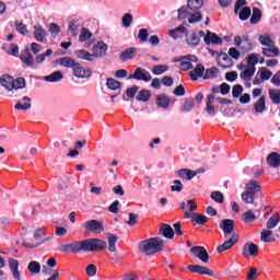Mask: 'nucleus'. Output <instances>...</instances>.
I'll return each mask as SVG.
<instances>
[{"instance_id": "nucleus-36", "label": "nucleus", "mask_w": 280, "mask_h": 280, "mask_svg": "<svg viewBox=\"0 0 280 280\" xmlns=\"http://www.w3.org/2000/svg\"><path fill=\"white\" fill-rule=\"evenodd\" d=\"M65 75L61 71H55L49 75L44 77L45 82H60Z\"/></svg>"}, {"instance_id": "nucleus-9", "label": "nucleus", "mask_w": 280, "mask_h": 280, "mask_svg": "<svg viewBox=\"0 0 280 280\" xmlns=\"http://www.w3.org/2000/svg\"><path fill=\"white\" fill-rule=\"evenodd\" d=\"M83 229L90 231V233H102L104 232V223L97 220H89L83 223Z\"/></svg>"}, {"instance_id": "nucleus-18", "label": "nucleus", "mask_w": 280, "mask_h": 280, "mask_svg": "<svg viewBox=\"0 0 280 280\" xmlns=\"http://www.w3.org/2000/svg\"><path fill=\"white\" fill-rule=\"evenodd\" d=\"M108 50V46L104 42H98L93 47V55L94 58H102V56H106V51Z\"/></svg>"}, {"instance_id": "nucleus-32", "label": "nucleus", "mask_w": 280, "mask_h": 280, "mask_svg": "<svg viewBox=\"0 0 280 280\" xmlns=\"http://www.w3.org/2000/svg\"><path fill=\"white\" fill-rule=\"evenodd\" d=\"M203 5V1L202 0H188L186 10L190 11V12H196L198 11L200 8H202Z\"/></svg>"}, {"instance_id": "nucleus-3", "label": "nucleus", "mask_w": 280, "mask_h": 280, "mask_svg": "<svg viewBox=\"0 0 280 280\" xmlns=\"http://www.w3.org/2000/svg\"><path fill=\"white\" fill-rule=\"evenodd\" d=\"M0 84L7 91H19V89H25V78L14 79L10 74H4L0 78Z\"/></svg>"}, {"instance_id": "nucleus-44", "label": "nucleus", "mask_w": 280, "mask_h": 280, "mask_svg": "<svg viewBox=\"0 0 280 280\" xmlns=\"http://www.w3.org/2000/svg\"><path fill=\"white\" fill-rule=\"evenodd\" d=\"M168 69L170 67L167 65H158L152 68V73L154 75H163Z\"/></svg>"}, {"instance_id": "nucleus-43", "label": "nucleus", "mask_w": 280, "mask_h": 280, "mask_svg": "<svg viewBox=\"0 0 280 280\" xmlns=\"http://www.w3.org/2000/svg\"><path fill=\"white\" fill-rule=\"evenodd\" d=\"M150 97H152V93H151L150 91H148V90H141V91L138 93L136 100H137L138 102H149V101H150Z\"/></svg>"}, {"instance_id": "nucleus-4", "label": "nucleus", "mask_w": 280, "mask_h": 280, "mask_svg": "<svg viewBox=\"0 0 280 280\" xmlns=\"http://www.w3.org/2000/svg\"><path fill=\"white\" fill-rule=\"evenodd\" d=\"M185 19H188V23H200L202 13L200 11H189L187 8L182 7L178 9V20L185 21Z\"/></svg>"}, {"instance_id": "nucleus-54", "label": "nucleus", "mask_w": 280, "mask_h": 280, "mask_svg": "<svg viewBox=\"0 0 280 280\" xmlns=\"http://www.w3.org/2000/svg\"><path fill=\"white\" fill-rule=\"evenodd\" d=\"M91 36H93V34H91L88 28L83 27L81 30L79 40H80V43H85V40H89V38H91Z\"/></svg>"}, {"instance_id": "nucleus-19", "label": "nucleus", "mask_w": 280, "mask_h": 280, "mask_svg": "<svg viewBox=\"0 0 280 280\" xmlns=\"http://www.w3.org/2000/svg\"><path fill=\"white\" fill-rule=\"evenodd\" d=\"M9 268L14 280H21V271H19V260L9 258Z\"/></svg>"}, {"instance_id": "nucleus-58", "label": "nucleus", "mask_w": 280, "mask_h": 280, "mask_svg": "<svg viewBox=\"0 0 280 280\" xmlns=\"http://www.w3.org/2000/svg\"><path fill=\"white\" fill-rule=\"evenodd\" d=\"M244 93V88L241 84H236L232 89V96L233 97H240Z\"/></svg>"}, {"instance_id": "nucleus-41", "label": "nucleus", "mask_w": 280, "mask_h": 280, "mask_svg": "<svg viewBox=\"0 0 280 280\" xmlns=\"http://www.w3.org/2000/svg\"><path fill=\"white\" fill-rule=\"evenodd\" d=\"M219 74H220V70L215 67H211L206 70L203 80H213L214 78H218Z\"/></svg>"}, {"instance_id": "nucleus-24", "label": "nucleus", "mask_w": 280, "mask_h": 280, "mask_svg": "<svg viewBox=\"0 0 280 280\" xmlns=\"http://www.w3.org/2000/svg\"><path fill=\"white\" fill-rule=\"evenodd\" d=\"M255 68L246 66L244 71L241 72L240 77L244 82H250V80H253V75H255Z\"/></svg>"}, {"instance_id": "nucleus-27", "label": "nucleus", "mask_w": 280, "mask_h": 280, "mask_svg": "<svg viewBox=\"0 0 280 280\" xmlns=\"http://www.w3.org/2000/svg\"><path fill=\"white\" fill-rule=\"evenodd\" d=\"M160 233L163 235V237H166V240H173L174 238V230L170 224L163 223L160 229Z\"/></svg>"}, {"instance_id": "nucleus-22", "label": "nucleus", "mask_w": 280, "mask_h": 280, "mask_svg": "<svg viewBox=\"0 0 280 280\" xmlns=\"http://www.w3.org/2000/svg\"><path fill=\"white\" fill-rule=\"evenodd\" d=\"M262 56L266 58H277L280 56L279 48L275 46H269L267 48H262Z\"/></svg>"}, {"instance_id": "nucleus-30", "label": "nucleus", "mask_w": 280, "mask_h": 280, "mask_svg": "<svg viewBox=\"0 0 280 280\" xmlns=\"http://www.w3.org/2000/svg\"><path fill=\"white\" fill-rule=\"evenodd\" d=\"M22 100L24 104L21 102L16 103L14 106L15 110H30L32 108V98L24 96Z\"/></svg>"}, {"instance_id": "nucleus-39", "label": "nucleus", "mask_w": 280, "mask_h": 280, "mask_svg": "<svg viewBox=\"0 0 280 280\" xmlns=\"http://www.w3.org/2000/svg\"><path fill=\"white\" fill-rule=\"evenodd\" d=\"M260 240L265 244H272V242H275V237H272V231L262 230V232L260 233Z\"/></svg>"}, {"instance_id": "nucleus-52", "label": "nucleus", "mask_w": 280, "mask_h": 280, "mask_svg": "<svg viewBox=\"0 0 280 280\" xmlns=\"http://www.w3.org/2000/svg\"><path fill=\"white\" fill-rule=\"evenodd\" d=\"M168 34L172 38H180V34H185V26L180 25L177 28L171 30Z\"/></svg>"}, {"instance_id": "nucleus-50", "label": "nucleus", "mask_w": 280, "mask_h": 280, "mask_svg": "<svg viewBox=\"0 0 280 280\" xmlns=\"http://www.w3.org/2000/svg\"><path fill=\"white\" fill-rule=\"evenodd\" d=\"M280 218H279V213H276L273 215H271L267 222V229H275L277 226V224H279Z\"/></svg>"}, {"instance_id": "nucleus-37", "label": "nucleus", "mask_w": 280, "mask_h": 280, "mask_svg": "<svg viewBox=\"0 0 280 280\" xmlns=\"http://www.w3.org/2000/svg\"><path fill=\"white\" fill-rule=\"evenodd\" d=\"M156 105L159 108H167L170 106V97L165 94H160L156 97Z\"/></svg>"}, {"instance_id": "nucleus-1", "label": "nucleus", "mask_w": 280, "mask_h": 280, "mask_svg": "<svg viewBox=\"0 0 280 280\" xmlns=\"http://www.w3.org/2000/svg\"><path fill=\"white\" fill-rule=\"evenodd\" d=\"M106 248V243L100 238H86L63 244L59 247L61 253H97Z\"/></svg>"}, {"instance_id": "nucleus-63", "label": "nucleus", "mask_w": 280, "mask_h": 280, "mask_svg": "<svg viewBox=\"0 0 280 280\" xmlns=\"http://www.w3.org/2000/svg\"><path fill=\"white\" fill-rule=\"evenodd\" d=\"M9 56H19V46L16 44H11L9 49H7Z\"/></svg>"}, {"instance_id": "nucleus-49", "label": "nucleus", "mask_w": 280, "mask_h": 280, "mask_svg": "<svg viewBox=\"0 0 280 280\" xmlns=\"http://www.w3.org/2000/svg\"><path fill=\"white\" fill-rule=\"evenodd\" d=\"M259 21H261V10L254 8L253 14L250 18V23H253L254 25H257V23H259Z\"/></svg>"}, {"instance_id": "nucleus-40", "label": "nucleus", "mask_w": 280, "mask_h": 280, "mask_svg": "<svg viewBox=\"0 0 280 280\" xmlns=\"http://www.w3.org/2000/svg\"><path fill=\"white\" fill-rule=\"evenodd\" d=\"M255 198H257L255 192H250L249 190L242 194V200H244L246 205H255Z\"/></svg>"}, {"instance_id": "nucleus-12", "label": "nucleus", "mask_w": 280, "mask_h": 280, "mask_svg": "<svg viewBox=\"0 0 280 280\" xmlns=\"http://www.w3.org/2000/svg\"><path fill=\"white\" fill-rule=\"evenodd\" d=\"M184 218L191 219V222H196V224H205L209 220L207 215L200 214L198 212H190L189 210L184 211Z\"/></svg>"}, {"instance_id": "nucleus-16", "label": "nucleus", "mask_w": 280, "mask_h": 280, "mask_svg": "<svg viewBox=\"0 0 280 280\" xmlns=\"http://www.w3.org/2000/svg\"><path fill=\"white\" fill-rule=\"evenodd\" d=\"M188 270L197 275H208V277H213V271L205 266L200 265H190L187 267Z\"/></svg>"}, {"instance_id": "nucleus-34", "label": "nucleus", "mask_w": 280, "mask_h": 280, "mask_svg": "<svg viewBox=\"0 0 280 280\" xmlns=\"http://www.w3.org/2000/svg\"><path fill=\"white\" fill-rule=\"evenodd\" d=\"M246 190L256 195L259 194V191H261V186L257 184V180L252 179L246 184Z\"/></svg>"}, {"instance_id": "nucleus-46", "label": "nucleus", "mask_w": 280, "mask_h": 280, "mask_svg": "<svg viewBox=\"0 0 280 280\" xmlns=\"http://www.w3.org/2000/svg\"><path fill=\"white\" fill-rule=\"evenodd\" d=\"M34 36L38 43H43L45 40V30L42 26H35Z\"/></svg>"}, {"instance_id": "nucleus-45", "label": "nucleus", "mask_w": 280, "mask_h": 280, "mask_svg": "<svg viewBox=\"0 0 280 280\" xmlns=\"http://www.w3.org/2000/svg\"><path fill=\"white\" fill-rule=\"evenodd\" d=\"M108 250L109 253H116L117 247H115V244H117V236L113 234H108Z\"/></svg>"}, {"instance_id": "nucleus-60", "label": "nucleus", "mask_w": 280, "mask_h": 280, "mask_svg": "<svg viewBox=\"0 0 280 280\" xmlns=\"http://www.w3.org/2000/svg\"><path fill=\"white\" fill-rule=\"evenodd\" d=\"M257 62H259V58L257 57V55H250L247 58V67L255 69V65H257Z\"/></svg>"}, {"instance_id": "nucleus-7", "label": "nucleus", "mask_w": 280, "mask_h": 280, "mask_svg": "<svg viewBox=\"0 0 280 280\" xmlns=\"http://www.w3.org/2000/svg\"><path fill=\"white\" fill-rule=\"evenodd\" d=\"M234 45L243 49V51L245 52H248L250 51V49H253V42H250V38L248 37V35H243L242 37L236 36L234 38Z\"/></svg>"}, {"instance_id": "nucleus-10", "label": "nucleus", "mask_w": 280, "mask_h": 280, "mask_svg": "<svg viewBox=\"0 0 280 280\" xmlns=\"http://www.w3.org/2000/svg\"><path fill=\"white\" fill-rule=\"evenodd\" d=\"M190 253L197 257V259H200L202 264H209V253H207V249L203 246H194L191 247Z\"/></svg>"}, {"instance_id": "nucleus-29", "label": "nucleus", "mask_w": 280, "mask_h": 280, "mask_svg": "<svg viewBox=\"0 0 280 280\" xmlns=\"http://www.w3.org/2000/svg\"><path fill=\"white\" fill-rule=\"evenodd\" d=\"M215 102V95L210 94L207 96L206 110L209 115H215V106L213 103Z\"/></svg>"}, {"instance_id": "nucleus-15", "label": "nucleus", "mask_w": 280, "mask_h": 280, "mask_svg": "<svg viewBox=\"0 0 280 280\" xmlns=\"http://www.w3.org/2000/svg\"><path fill=\"white\" fill-rule=\"evenodd\" d=\"M72 71H73V75L75 78L84 79V78H91V75H92L91 70L85 69L79 62H77V65H74V68H72Z\"/></svg>"}, {"instance_id": "nucleus-48", "label": "nucleus", "mask_w": 280, "mask_h": 280, "mask_svg": "<svg viewBox=\"0 0 280 280\" xmlns=\"http://www.w3.org/2000/svg\"><path fill=\"white\" fill-rule=\"evenodd\" d=\"M31 275H38L40 272V264L38 261H31L27 266Z\"/></svg>"}, {"instance_id": "nucleus-56", "label": "nucleus", "mask_w": 280, "mask_h": 280, "mask_svg": "<svg viewBox=\"0 0 280 280\" xmlns=\"http://www.w3.org/2000/svg\"><path fill=\"white\" fill-rule=\"evenodd\" d=\"M194 106H195L194 100L188 98L184 102L182 110H184V113H189V110H192Z\"/></svg>"}, {"instance_id": "nucleus-33", "label": "nucleus", "mask_w": 280, "mask_h": 280, "mask_svg": "<svg viewBox=\"0 0 280 280\" xmlns=\"http://www.w3.org/2000/svg\"><path fill=\"white\" fill-rule=\"evenodd\" d=\"M269 100L272 104H280V89H269L268 90Z\"/></svg>"}, {"instance_id": "nucleus-2", "label": "nucleus", "mask_w": 280, "mask_h": 280, "mask_svg": "<svg viewBox=\"0 0 280 280\" xmlns=\"http://www.w3.org/2000/svg\"><path fill=\"white\" fill-rule=\"evenodd\" d=\"M163 246H165V242L159 237H152L144 241H141L138 244V250L143 253V255L152 256L156 255V253H161L163 250Z\"/></svg>"}, {"instance_id": "nucleus-23", "label": "nucleus", "mask_w": 280, "mask_h": 280, "mask_svg": "<svg viewBox=\"0 0 280 280\" xmlns=\"http://www.w3.org/2000/svg\"><path fill=\"white\" fill-rule=\"evenodd\" d=\"M267 164L270 167H279L280 166V154L277 152H271L268 156H267Z\"/></svg>"}, {"instance_id": "nucleus-62", "label": "nucleus", "mask_w": 280, "mask_h": 280, "mask_svg": "<svg viewBox=\"0 0 280 280\" xmlns=\"http://www.w3.org/2000/svg\"><path fill=\"white\" fill-rule=\"evenodd\" d=\"M171 191H177V192L183 191V183L178 179H175L173 182V185L171 186Z\"/></svg>"}, {"instance_id": "nucleus-11", "label": "nucleus", "mask_w": 280, "mask_h": 280, "mask_svg": "<svg viewBox=\"0 0 280 280\" xmlns=\"http://www.w3.org/2000/svg\"><path fill=\"white\" fill-rule=\"evenodd\" d=\"M192 62H198V57L194 55L184 56L180 58L179 69L182 71H189V69H194Z\"/></svg>"}, {"instance_id": "nucleus-21", "label": "nucleus", "mask_w": 280, "mask_h": 280, "mask_svg": "<svg viewBox=\"0 0 280 280\" xmlns=\"http://www.w3.org/2000/svg\"><path fill=\"white\" fill-rule=\"evenodd\" d=\"M186 43L189 47H198L200 45V37L196 32H190L186 35Z\"/></svg>"}, {"instance_id": "nucleus-25", "label": "nucleus", "mask_w": 280, "mask_h": 280, "mask_svg": "<svg viewBox=\"0 0 280 280\" xmlns=\"http://www.w3.org/2000/svg\"><path fill=\"white\" fill-rule=\"evenodd\" d=\"M179 176V178H184L185 180H191L196 176V172L189 168H182L175 172Z\"/></svg>"}, {"instance_id": "nucleus-26", "label": "nucleus", "mask_w": 280, "mask_h": 280, "mask_svg": "<svg viewBox=\"0 0 280 280\" xmlns=\"http://www.w3.org/2000/svg\"><path fill=\"white\" fill-rule=\"evenodd\" d=\"M135 56H137V48L131 47L120 54V60L127 62V60H132Z\"/></svg>"}, {"instance_id": "nucleus-57", "label": "nucleus", "mask_w": 280, "mask_h": 280, "mask_svg": "<svg viewBox=\"0 0 280 280\" xmlns=\"http://www.w3.org/2000/svg\"><path fill=\"white\" fill-rule=\"evenodd\" d=\"M211 198L212 200H214V202H219V205H222V202H224V195L220 191H213L211 194Z\"/></svg>"}, {"instance_id": "nucleus-35", "label": "nucleus", "mask_w": 280, "mask_h": 280, "mask_svg": "<svg viewBox=\"0 0 280 280\" xmlns=\"http://www.w3.org/2000/svg\"><path fill=\"white\" fill-rule=\"evenodd\" d=\"M77 58H80L81 60H88L89 62H93L94 55L90 54L89 51L81 49L75 51Z\"/></svg>"}, {"instance_id": "nucleus-55", "label": "nucleus", "mask_w": 280, "mask_h": 280, "mask_svg": "<svg viewBox=\"0 0 280 280\" xmlns=\"http://www.w3.org/2000/svg\"><path fill=\"white\" fill-rule=\"evenodd\" d=\"M238 18L241 19V21H247V19L250 18V8L244 7L238 13Z\"/></svg>"}, {"instance_id": "nucleus-20", "label": "nucleus", "mask_w": 280, "mask_h": 280, "mask_svg": "<svg viewBox=\"0 0 280 280\" xmlns=\"http://www.w3.org/2000/svg\"><path fill=\"white\" fill-rule=\"evenodd\" d=\"M190 75V80H192L194 82H196V80H198L199 78H202V75H205V66L202 65H197L195 69H192L189 72Z\"/></svg>"}, {"instance_id": "nucleus-47", "label": "nucleus", "mask_w": 280, "mask_h": 280, "mask_svg": "<svg viewBox=\"0 0 280 280\" xmlns=\"http://www.w3.org/2000/svg\"><path fill=\"white\" fill-rule=\"evenodd\" d=\"M106 86H107V89H110L112 91H117V89L121 88V82H119L113 78H109V79H107Z\"/></svg>"}, {"instance_id": "nucleus-38", "label": "nucleus", "mask_w": 280, "mask_h": 280, "mask_svg": "<svg viewBox=\"0 0 280 280\" xmlns=\"http://www.w3.org/2000/svg\"><path fill=\"white\" fill-rule=\"evenodd\" d=\"M78 62L73 60L71 57H62L59 59V65L61 67H66L67 69H73Z\"/></svg>"}, {"instance_id": "nucleus-17", "label": "nucleus", "mask_w": 280, "mask_h": 280, "mask_svg": "<svg viewBox=\"0 0 280 280\" xmlns=\"http://www.w3.org/2000/svg\"><path fill=\"white\" fill-rule=\"evenodd\" d=\"M20 60L25 65V67H34V56L30 52V48L24 49L20 55Z\"/></svg>"}, {"instance_id": "nucleus-13", "label": "nucleus", "mask_w": 280, "mask_h": 280, "mask_svg": "<svg viewBox=\"0 0 280 280\" xmlns=\"http://www.w3.org/2000/svg\"><path fill=\"white\" fill-rule=\"evenodd\" d=\"M259 255V246L254 243H246L243 247L244 257H257Z\"/></svg>"}, {"instance_id": "nucleus-8", "label": "nucleus", "mask_w": 280, "mask_h": 280, "mask_svg": "<svg viewBox=\"0 0 280 280\" xmlns=\"http://www.w3.org/2000/svg\"><path fill=\"white\" fill-rule=\"evenodd\" d=\"M226 241L217 247L218 253H224L226 250H231L232 247H234L237 242L240 241V236L236 233H233L229 238H225Z\"/></svg>"}, {"instance_id": "nucleus-14", "label": "nucleus", "mask_w": 280, "mask_h": 280, "mask_svg": "<svg viewBox=\"0 0 280 280\" xmlns=\"http://www.w3.org/2000/svg\"><path fill=\"white\" fill-rule=\"evenodd\" d=\"M217 62L219 67H222L223 69H231V67H233V59H231L226 52H221L217 57Z\"/></svg>"}, {"instance_id": "nucleus-31", "label": "nucleus", "mask_w": 280, "mask_h": 280, "mask_svg": "<svg viewBox=\"0 0 280 280\" xmlns=\"http://www.w3.org/2000/svg\"><path fill=\"white\" fill-rule=\"evenodd\" d=\"M242 220L245 224H252V222L257 220V214H255V212L249 209L242 214Z\"/></svg>"}, {"instance_id": "nucleus-42", "label": "nucleus", "mask_w": 280, "mask_h": 280, "mask_svg": "<svg viewBox=\"0 0 280 280\" xmlns=\"http://www.w3.org/2000/svg\"><path fill=\"white\" fill-rule=\"evenodd\" d=\"M255 113H264L266 110V96H261L255 104H254Z\"/></svg>"}, {"instance_id": "nucleus-51", "label": "nucleus", "mask_w": 280, "mask_h": 280, "mask_svg": "<svg viewBox=\"0 0 280 280\" xmlns=\"http://www.w3.org/2000/svg\"><path fill=\"white\" fill-rule=\"evenodd\" d=\"M259 43L264 45L266 48L272 47L275 45V42L272 40V38H270L269 35H261L259 37Z\"/></svg>"}, {"instance_id": "nucleus-61", "label": "nucleus", "mask_w": 280, "mask_h": 280, "mask_svg": "<svg viewBox=\"0 0 280 280\" xmlns=\"http://www.w3.org/2000/svg\"><path fill=\"white\" fill-rule=\"evenodd\" d=\"M122 25L124 27H130V25H132V14L126 13L122 16Z\"/></svg>"}, {"instance_id": "nucleus-59", "label": "nucleus", "mask_w": 280, "mask_h": 280, "mask_svg": "<svg viewBox=\"0 0 280 280\" xmlns=\"http://www.w3.org/2000/svg\"><path fill=\"white\" fill-rule=\"evenodd\" d=\"M85 272L88 277H95L97 275V267L94 264H90L86 267Z\"/></svg>"}, {"instance_id": "nucleus-5", "label": "nucleus", "mask_w": 280, "mask_h": 280, "mask_svg": "<svg viewBox=\"0 0 280 280\" xmlns=\"http://www.w3.org/2000/svg\"><path fill=\"white\" fill-rule=\"evenodd\" d=\"M219 228L223 231L224 240H229L233 235V231L235 230V221L231 219H224L220 222Z\"/></svg>"}, {"instance_id": "nucleus-64", "label": "nucleus", "mask_w": 280, "mask_h": 280, "mask_svg": "<svg viewBox=\"0 0 280 280\" xmlns=\"http://www.w3.org/2000/svg\"><path fill=\"white\" fill-rule=\"evenodd\" d=\"M271 83H273L275 86H280V71L273 74L271 78Z\"/></svg>"}, {"instance_id": "nucleus-28", "label": "nucleus", "mask_w": 280, "mask_h": 280, "mask_svg": "<svg viewBox=\"0 0 280 280\" xmlns=\"http://www.w3.org/2000/svg\"><path fill=\"white\" fill-rule=\"evenodd\" d=\"M206 45H222V38H220L214 33L209 32L205 37Z\"/></svg>"}, {"instance_id": "nucleus-53", "label": "nucleus", "mask_w": 280, "mask_h": 280, "mask_svg": "<svg viewBox=\"0 0 280 280\" xmlns=\"http://www.w3.org/2000/svg\"><path fill=\"white\" fill-rule=\"evenodd\" d=\"M259 75H260V80L262 81H268L272 78V71L266 69V68H261L259 70Z\"/></svg>"}, {"instance_id": "nucleus-6", "label": "nucleus", "mask_w": 280, "mask_h": 280, "mask_svg": "<svg viewBox=\"0 0 280 280\" xmlns=\"http://www.w3.org/2000/svg\"><path fill=\"white\" fill-rule=\"evenodd\" d=\"M128 78L129 80H141L142 82H150V80H152V74H150V71L139 67L132 74H129Z\"/></svg>"}]
</instances>
